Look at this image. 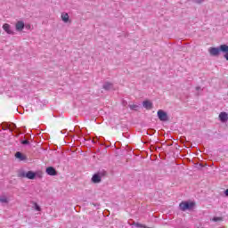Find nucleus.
Instances as JSON below:
<instances>
[{
    "label": "nucleus",
    "mask_w": 228,
    "mask_h": 228,
    "mask_svg": "<svg viewBox=\"0 0 228 228\" xmlns=\"http://www.w3.org/2000/svg\"><path fill=\"white\" fill-rule=\"evenodd\" d=\"M194 206H195V203L193 202L182 201L179 204V208L181 209V211H190L193 209Z\"/></svg>",
    "instance_id": "obj_1"
},
{
    "label": "nucleus",
    "mask_w": 228,
    "mask_h": 228,
    "mask_svg": "<svg viewBox=\"0 0 228 228\" xmlns=\"http://www.w3.org/2000/svg\"><path fill=\"white\" fill-rule=\"evenodd\" d=\"M19 177H26L27 179H35V177H37V173L33 172V171H28V172H25V171H21L19 173Z\"/></svg>",
    "instance_id": "obj_2"
},
{
    "label": "nucleus",
    "mask_w": 228,
    "mask_h": 228,
    "mask_svg": "<svg viewBox=\"0 0 228 228\" xmlns=\"http://www.w3.org/2000/svg\"><path fill=\"white\" fill-rule=\"evenodd\" d=\"M157 115L161 122H167L168 120V115L163 110H159Z\"/></svg>",
    "instance_id": "obj_3"
},
{
    "label": "nucleus",
    "mask_w": 228,
    "mask_h": 228,
    "mask_svg": "<svg viewBox=\"0 0 228 228\" xmlns=\"http://www.w3.org/2000/svg\"><path fill=\"white\" fill-rule=\"evenodd\" d=\"M220 51H222L220 49V46H219V48L218 47H210V48H208V53H209L210 56H219L220 55Z\"/></svg>",
    "instance_id": "obj_4"
},
{
    "label": "nucleus",
    "mask_w": 228,
    "mask_h": 228,
    "mask_svg": "<svg viewBox=\"0 0 228 228\" xmlns=\"http://www.w3.org/2000/svg\"><path fill=\"white\" fill-rule=\"evenodd\" d=\"M3 29L7 33V35H15V32L12 29V26H10V24L4 23L3 25Z\"/></svg>",
    "instance_id": "obj_5"
},
{
    "label": "nucleus",
    "mask_w": 228,
    "mask_h": 228,
    "mask_svg": "<svg viewBox=\"0 0 228 228\" xmlns=\"http://www.w3.org/2000/svg\"><path fill=\"white\" fill-rule=\"evenodd\" d=\"M220 50L222 53H225L224 54V58L228 61V45H220Z\"/></svg>",
    "instance_id": "obj_6"
},
{
    "label": "nucleus",
    "mask_w": 228,
    "mask_h": 228,
    "mask_svg": "<svg viewBox=\"0 0 228 228\" xmlns=\"http://www.w3.org/2000/svg\"><path fill=\"white\" fill-rule=\"evenodd\" d=\"M219 120H220V122H222V124H225V122H227V120H228L227 112H221L219 114Z\"/></svg>",
    "instance_id": "obj_7"
},
{
    "label": "nucleus",
    "mask_w": 228,
    "mask_h": 228,
    "mask_svg": "<svg viewBox=\"0 0 228 228\" xmlns=\"http://www.w3.org/2000/svg\"><path fill=\"white\" fill-rule=\"evenodd\" d=\"M92 183H94V184H99V183H101V175L94 174L92 177Z\"/></svg>",
    "instance_id": "obj_8"
},
{
    "label": "nucleus",
    "mask_w": 228,
    "mask_h": 228,
    "mask_svg": "<svg viewBox=\"0 0 228 228\" xmlns=\"http://www.w3.org/2000/svg\"><path fill=\"white\" fill-rule=\"evenodd\" d=\"M15 28H16V31H22V29H24V21L19 20L15 24Z\"/></svg>",
    "instance_id": "obj_9"
},
{
    "label": "nucleus",
    "mask_w": 228,
    "mask_h": 228,
    "mask_svg": "<svg viewBox=\"0 0 228 228\" xmlns=\"http://www.w3.org/2000/svg\"><path fill=\"white\" fill-rule=\"evenodd\" d=\"M15 159H19V161H26L27 159L26 156L21 154L20 151L15 153Z\"/></svg>",
    "instance_id": "obj_10"
},
{
    "label": "nucleus",
    "mask_w": 228,
    "mask_h": 228,
    "mask_svg": "<svg viewBox=\"0 0 228 228\" xmlns=\"http://www.w3.org/2000/svg\"><path fill=\"white\" fill-rule=\"evenodd\" d=\"M46 174L48 175H56V169L53 167H49L46 168Z\"/></svg>",
    "instance_id": "obj_11"
},
{
    "label": "nucleus",
    "mask_w": 228,
    "mask_h": 228,
    "mask_svg": "<svg viewBox=\"0 0 228 228\" xmlns=\"http://www.w3.org/2000/svg\"><path fill=\"white\" fill-rule=\"evenodd\" d=\"M61 20H63L65 22V24H67L69 20V13L62 12L61 15Z\"/></svg>",
    "instance_id": "obj_12"
},
{
    "label": "nucleus",
    "mask_w": 228,
    "mask_h": 228,
    "mask_svg": "<svg viewBox=\"0 0 228 228\" xmlns=\"http://www.w3.org/2000/svg\"><path fill=\"white\" fill-rule=\"evenodd\" d=\"M103 90H114L113 84L110 82H105L103 84Z\"/></svg>",
    "instance_id": "obj_13"
},
{
    "label": "nucleus",
    "mask_w": 228,
    "mask_h": 228,
    "mask_svg": "<svg viewBox=\"0 0 228 228\" xmlns=\"http://www.w3.org/2000/svg\"><path fill=\"white\" fill-rule=\"evenodd\" d=\"M142 106L143 108H145L146 110H152V103L151 102V101H144L142 102Z\"/></svg>",
    "instance_id": "obj_14"
},
{
    "label": "nucleus",
    "mask_w": 228,
    "mask_h": 228,
    "mask_svg": "<svg viewBox=\"0 0 228 228\" xmlns=\"http://www.w3.org/2000/svg\"><path fill=\"white\" fill-rule=\"evenodd\" d=\"M0 202L1 204H8V198L0 194Z\"/></svg>",
    "instance_id": "obj_15"
},
{
    "label": "nucleus",
    "mask_w": 228,
    "mask_h": 228,
    "mask_svg": "<svg viewBox=\"0 0 228 228\" xmlns=\"http://www.w3.org/2000/svg\"><path fill=\"white\" fill-rule=\"evenodd\" d=\"M128 107L130 108V110H138V105L136 104H130L128 105Z\"/></svg>",
    "instance_id": "obj_16"
},
{
    "label": "nucleus",
    "mask_w": 228,
    "mask_h": 228,
    "mask_svg": "<svg viewBox=\"0 0 228 228\" xmlns=\"http://www.w3.org/2000/svg\"><path fill=\"white\" fill-rule=\"evenodd\" d=\"M193 3H196V4H202V3H204V0H193Z\"/></svg>",
    "instance_id": "obj_17"
},
{
    "label": "nucleus",
    "mask_w": 228,
    "mask_h": 228,
    "mask_svg": "<svg viewBox=\"0 0 228 228\" xmlns=\"http://www.w3.org/2000/svg\"><path fill=\"white\" fill-rule=\"evenodd\" d=\"M22 145H29V141L24 140L21 142Z\"/></svg>",
    "instance_id": "obj_18"
},
{
    "label": "nucleus",
    "mask_w": 228,
    "mask_h": 228,
    "mask_svg": "<svg viewBox=\"0 0 228 228\" xmlns=\"http://www.w3.org/2000/svg\"><path fill=\"white\" fill-rule=\"evenodd\" d=\"M222 220V217H214L213 222H220Z\"/></svg>",
    "instance_id": "obj_19"
},
{
    "label": "nucleus",
    "mask_w": 228,
    "mask_h": 228,
    "mask_svg": "<svg viewBox=\"0 0 228 228\" xmlns=\"http://www.w3.org/2000/svg\"><path fill=\"white\" fill-rule=\"evenodd\" d=\"M35 209L36 211H40V206H38L37 203H35Z\"/></svg>",
    "instance_id": "obj_20"
},
{
    "label": "nucleus",
    "mask_w": 228,
    "mask_h": 228,
    "mask_svg": "<svg viewBox=\"0 0 228 228\" xmlns=\"http://www.w3.org/2000/svg\"><path fill=\"white\" fill-rule=\"evenodd\" d=\"M135 227H143V224H139V223H136V224H135Z\"/></svg>",
    "instance_id": "obj_21"
},
{
    "label": "nucleus",
    "mask_w": 228,
    "mask_h": 228,
    "mask_svg": "<svg viewBox=\"0 0 228 228\" xmlns=\"http://www.w3.org/2000/svg\"><path fill=\"white\" fill-rule=\"evenodd\" d=\"M196 90H197V91L200 90V87H199V86H198V87H196Z\"/></svg>",
    "instance_id": "obj_22"
},
{
    "label": "nucleus",
    "mask_w": 228,
    "mask_h": 228,
    "mask_svg": "<svg viewBox=\"0 0 228 228\" xmlns=\"http://www.w3.org/2000/svg\"><path fill=\"white\" fill-rule=\"evenodd\" d=\"M123 104H124V106H126V104H127V102H123Z\"/></svg>",
    "instance_id": "obj_23"
}]
</instances>
